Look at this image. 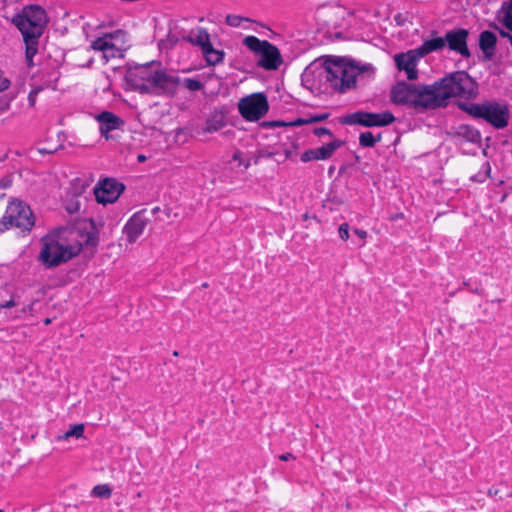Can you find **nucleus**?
Returning a JSON list of instances; mask_svg holds the SVG:
<instances>
[{"instance_id": "obj_7", "label": "nucleus", "mask_w": 512, "mask_h": 512, "mask_svg": "<svg viewBox=\"0 0 512 512\" xmlns=\"http://www.w3.org/2000/svg\"><path fill=\"white\" fill-rule=\"evenodd\" d=\"M326 81L337 91L344 92L354 87L355 74L350 69L348 58L346 57H328L324 63Z\"/></svg>"}, {"instance_id": "obj_55", "label": "nucleus", "mask_w": 512, "mask_h": 512, "mask_svg": "<svg viewBox=\"0 0 512 512\" xmlns=\"http://www.w3.org/2000/svg\"><path fill=\"white\" fill-rule=\"evenodd\" d=\"M223 135H225V136L234 135V132H233L232 130H228V131H225V132L223 133Z\"/></svg>"}, {"instance_id": "obj_50", "label": "nucleus", "mask_w": 512, "mask_h": 512, "mask_svg": "<svg viewBox=\"0 0 512 512\" xmlns=\"http://www.w3.org/2000/svg\"><path fill=\"white\" fill-rule=\"evenodd\" d=\"M495 488H497V484L493 485L492 487L488 488L487 489V493L489 496L493 497L494 498V490Z\"/></svg>"}, {"instance_id": "obj_8", "label": "nucleus", "mask_w": 512, "mask_h": 512, "mask_svg": "<svg viewBox=\"0 0 512 512\" xmlns=\"http://www.w3.org/2000/svg\"><path fill=\"white\" fill-rule=\"evenodd\" d=\"M34 226V216L30 207L20 200L11 201L0 220V233L10 227H17L23 231H30Z\"/></svg>"}, {"instance_id": "obj_39", "label": "nucleus", "mask_w": 512, "mask_h": 512, "mask_svg": "<svg viewBox=\"0 0 512 512\" xmlns=\"http://www.w3.org/2000/svg\"><path fill=\"white\" fill-rule=\"evenodd\" d=\"M314 134L316 136H322V135H329V136H332V132L328 129V128H325V127H318V128H315L314 129Z\"/></svg>"}, {"instance_id": "obj_54", "label": "nucleus", "mask_w": 512, "mask_h": 512, "mask_svg": "<svg viewBox=\"0 0 512 512\" xmlns=\"http://www.w3.org/2000/svg\"><path fill=\"white\" fill-rule=\"evenodd\" d=\"M471 292L476 293V294H482V289H479L478 287H476L474 289H471Z\"/></svg>"}, {"instance_id": "obj_41", "label": "nucleus", "mask_w": 512, "mask_h": 512, "mask_svg": "<svg viewBox=\"0 0 512 512\" xmlns=\"http://www.w3.org/2000/svg\"><path fill=\"white\" fill-rule=\"evenodd\" d=\"M10 85V81L3 76V73L0 71V91L7 89Z\"/></svg>"}, {"instance_id": "obj_43", "label": "nucleus", "mask_w": 512, "mask_h": 512, "mask_svg": "<svg viewBox=\"0 0 512 512\" xmlns=\"http://www.w3.org/2000/svg\"><path fill=\"white\" fill-rule=\"evenodd\" d=\"M276 153L275 152H267V151H259L258 153V157L257 159L255 160V163L258 162V159L259 158H272L273 156H275Z\"/></svg>"}, {"instance_id": "obj_52", "label": "nucleus", "mask_w": 512, "mask_h": 512, "mask_svg": "<svg viewBox=\"0 0 512 512\" xmlns=\"http://www.w3.org/2000/svg\"><path fill=\"white\" fill-rule=\"evenodd\" d=\"M400 218H403V213H398L394 216L391 217L392 220H397V219H400Z\"/></svg>"}, {"instance_id": "obj_2", "label": "nucleus", "mask_w": 512, "mask_h": 512, "mask_svg": "<svg viewBox=\"0 0 512 512\" xmlns=\"http://www.w3.org/2000/svg\"><path fill=\"white\" fill-rule=\"evenodd\" d=\"M12 23L23 36L26 62L32 67L33 58L38 52L39 39L49 23L47 12L40 5H26L13 16Z\"/></svg>"}, {"instance_id": "obj_36", "label": "nucleus", "mask_w": 512, "mask_h": 512, "mask_svg": "<svg viewBox=\"0 0 512 512\" xmlns=\"http://www.w3.org/2000/svg\"><path fill=\"white\" fill-rule=\"evenodd\" d=\"M184 85L190 91H198V90L202 89V87H203V84L199 80L192 79V78L185 79Z\"/></svg>"}, {"instance_id": "obj_26", "label": "nucleus", "mask_w": 512, "mask_h": 512, "mask_svg": "<svg viewBox=\"0 0 512 512\" xmlns=\"http://www.w3.org/2000/svg\"><path fill=\"white\" fill-rule=\"evenodd\" d=\"M202 52L209 65H216L223 61L224 52L222 50L215 49L211 43L206 45V48H204Z\"/></svg>"}, {"instance_id": "obj_23", "label": "nucleus", "mask_w": 512, "mask_h": 512, "mask_svg": "<svg viewBox=\"0 0 512 512\" xmlns=\"http://www.w3.org/2000/svg\"><path fill=\"white\" fill-rule=\"evenodd\" d=\"M445 47L444 37H436L423 42V44L416 48L421 57L426 56L434 51L442 50Z\"/></svg>"}, {"instance_id": "obj_38", "label": "nucleus", "mask_w": 512, "mask_h": 512, "mask_svg": "<svg viewBox=\"0 0 512 512\" xmlns=\"http://www.w3.org/2000/svg\"><path fill=\"white\" fill-rule=\"evenodd\" d=\"M43 90V87L42 86H37L35 88H33L29 95H28V101H29V104L31 106H34L35 105V102H36V99H37V95Z\"/></svg>"}, {"instance_id": "obj_57", "label": "nucleus", "mask_w": 512, "mask_h": 512, "mask_svg": "<svg viewBox=\"0 0 512 512\" xmlns=\"http://www.w3.org/2000/svg\"><path fill=\"white\" fill-rule=\"evenodd\" d=\"M50 323H51V319H50V318H46V319L44 320V324H45V325H49Z\"/></svg>"}, {"instance_id": "obj_18", "label": "nucleus", "mask_w": 512, "mask_h": 512, "mask_svg": "<svg viewBox=\"0 0 512 512\" xmlns=\"http://www.w3.org/2000/svg\"><path fill=\"white\" fill-rule=\"evenodd\" d=\"M95 119L99 122L101 135L106 139H109V132L119 129L124 124L123 119L109 111L101 112Z\"/></svg>"}, {"instance_id": "obj_34", "label": "nucleus", "mask_w": 512, "mask_h": 512, "mask_svg": "<svg viewBox=\"0 0 512 512\" xmlns=\"http://www.w3.org/2000/svg\"><path fill=\"white\" fill-rule=\"evenodd\" d=\"M111 44V41L107 39L105 35L102 37H98L95 39L92 44L91 48L96 51H101L102 53L108 48V46Z\"/></svg>"}, {"instance_id": "obj_62", "label": "nucleus", "mask_w": 512, "mask_h": 512, "mask_svg": "<svg viewBox=\"0 0 512 512\" xmlns=\"http://www.w3.org/2000/svg\"><path fill=\"white\" fill-rule=\"evenodd\" d=\"M0 512H4V511L0 509Z\"/></svg>"}, {"instance_id": "obj_9", "label": "nucleus", "mask_w": 512, "mask_h": 512, "mask_svg": "<svg viewBox=\"0 0 512 512\" xmlns=\"http://www.w3.org/2000/svg\"><path fill=\"white\" fill-rule=\"evenodd\" d=\"M80 248H73L56 240L45 241L39 258L47 268L56 267L76 256Z\"/></svg>"}, {"instance_id": "obj_22", "label": "nucleus", "mask_w": 512, "mask_h": 512, "mask_svg": "<svg viewBox=\"0 0 512 512\" xmlns=\"http://www.w3.org/2000/svg\"><path fill=\"white\" fill-rule=\"evenodd\" d=\"M226 125L225 116L222 112L214 111L208 117L203 131L206 133H214L221 130Z\"/></svg>"}, {"instance_id": "obj_4", "label": "nucleus", "mask_w": 512, "mask_h": 512, "mask_svg": "<svg viewBox=\"0 0 512 512\" xmlns=\"http://www.w3.org/2000/svg\"><path fill=\"white\" fill-rule=\"evenodd\" d=\"M432 87L430 84H411L400 81L392 87L390 98L393 103L407 106L419 113L435 110Z\"/></svg>"}, {"instance_id": "obj_59", "label": "nucleus", "mask_w": 512, "mask_h": 512, "mask_svg": "<svg viewBox=\"0 0 512 512\" xmlns=\"http://www.w3.org/2000/svg\"><path fill=\"white\" fill-rule=\"evenodd\" d=\"M41 153H49L47 150H44V149H40L39 150Z\"/></svg>"}, {"instance_id": "obj_25", "label": "nucleus", "mask_w": 512, "mask_h": 512, "mask_svg": "<svg viewBox=\"0 0 512 512\" xmlns=\"http://www.w3.org/2000/svg\"><path fill=\"white\" fill-rule=\"evenodd\" d=\"M348 64L355 74V79L358 76L367 75L368 77H371L374 74V67L369 63L361 64L348 58Z\"/></svg>"}, {"instance_id": "obj_48", "label": "nucleus", "mask_w": 512, "mask_h": 512, "mask_svg": "<svg viewBox=\"0 0 512 512\" xmlns=\"http://www.w3.org/2000/svg\"><path fill=\"white\" fill-rule=\"evenodd\" d=\"M292 154H293L292 150H285V155H284L283 159H281V160L278 159L277 161L278 162H283L286 159L290 158L292 156Z\"/></svg>"}, {"instance_id": "obj_27", "label": "nucleus", "mask_w": 512, "mask_h": 512, "mask_svg": "<svg viewBox=\"0 0 512 512\" xmlns=\"http://www.w3.org/2000/svg\"><path fill=\"white\" fill-rule=\"evenodd\" d=\"M382 139L381 137V134H377L376 136H374L372 134V132L370 131H365V132H362L360 135H359V144L362 146V147H369V148H372L376 145V143L380 142Z\"/></svg>"}, {"instance_id": "obj_28", "label": "nucleus", "mask_w": 512, "mask_h": 512, "mask_svg": "<svg viewBox=\"0 0 512 512\" xmlns=\"http://www.w3.org/2000/svg\"><path fill=\"white\" fill-rule=\"evenodd\" d=\"M501 10L503 12L502 24L512 32V0L502 3Z\"/></svg>"}, {"instance_id": "obj_49", "label": "nucleus", "mask_w": 512, "mask_h": 512, "mask_svg": "<svg viewBox=\"0 0 512 512\" xmlns=\"http://www.w3.org/2000/svg\"><path fill=\"white\" fill-rule=\"evenodd\" d=\"M232 159H233L234 161H239V162H240V164H242V162H241V152H240V151H237L236 153H234V155H233Z\"/></svg>"}, {"instance_id": "obj_45", "label": "nucleus", "mask_w": 512, "mask_h": 512, "mask_svg": "<svg viewBox=\"0 0 512 512\" xmlns=\"http://www.w3.org/2000/svg\"><path fill=\"white\" fill-rule=\"evenodd\" d=\"M281 461H289L295 459V456L291 453H285L279 456Z\"/></svg>"}, {"instance_id": "obj_35", "label": "nucleus", "mask_w": 512, "mask_h": 512, "mask_svg": "<svg viewBox=\"0 0 512 512\" xmlns=\"http://www.w3.org/2000/svg\"><path fill=\"white\" fill-rule=\"evenodd\" d=\"M66 211L69 214H75L78 213L80 210V202L77 198L70 199L65 206Z\"/></svg>"}, {"instance_id": "obj_15", "label": "nucleus", "mask_w": 512, "mask_h": 512, "mask_svg": "<svg viewBox=\"0 0 512 512\" xmlns=\"http://www.w3.org/2000/svg\"><path fill=\"white\" fill-rule=\"evenodd\" d=\"M447 134L454 139L457 143L469 142L473 144L481 143V133L478 129L467 124H461L457 127H452Z\"/></svg>"}, {"instance_id": "obj_14", "label": "nucleus", "mask_w": 512, "mask_h": 512, "mask_svg": "<svg viewBox=\"0 0 512 512\" xmlns=\"http://www.w3.org/2000/svg\"><path fill=\"white\" fill-rule=\"evenodd\" d=\"M422 57L416 49L407 52L398 53L394 56L395 65L398 70L405 71L408 80H416L418 78L417 63Z\"/></svg>"}, {"instance_id": "obj_31", "label": "nucleus", "mask_w": 512, "mask_h": 512, "mask_svg": "<svg viewBox=\"0 0 512 512\" xmlns=\"http://www.w3.org/2000/svg\"><path fill=\"white\" fill-rule=\"evenodd\" d=\"M123 52L124 51L121 48L116 47V45L111 42L108 48L103 52V59L105 60V62H108L109 60L114 58H123Z\"/></svg>"}, {"instance_id": "obj_51", "label": "nucleus", "mask_w": 512, "mask_h": 512, "mask_svg": "<svg viewBox=\"0 0 512 512\" xmlns=\"http://www.w3.org/2000/svg\"><path fill=\"white\" fill-rule=\"evenodd\" d=\"M146 159H147V157H146L145 155H143V154H139V155L137 156V161H138L139 163H143V162H145V161H146Z\"/></svg>"}, {"instance_id": "obj_30", "label": "nucleus", "mask_w": 512, "mask_h": 512, "mask_svg": "<svg viewBox=\"0 0 512 512\" xmlns=\"http://www.w3.org/2000/svg\"><path fill=\"white\" fill-rule=\"evenodd\" d=\"M85 426L84 424H76L71 426L69 430H67L64 434L59 435L57 437L58 440H66L70 437L80 438L83 436Z\"/></svg>"}, {"instance_id": "obj_1", "label": "nucleus", "mask_w": 512, "mask_h": 512, "mask_svg": "<svg viewBox=\"0 0 512 512\" xmlns=\"http://www.w3.org/2000/svg\"><path fill=\"white\" fill-rule=\"evenodd\" d=\"M160 66L159 62L151 61L129 67L126 81L133 90L142 94L174 93L179 83L178 77L168 74Z\"/></svg>"}, {"instance_id": "obj_37", "label": "nucleus", "mask_w": 512, "mask_h": 512, "mask_svg": "<svg viewBox=\"0 0 512 512\" xmlns=\"http://www.w3.org/2000/svg\"><path fill=\"white\" fill-rule=\"evenodd\" d=\"M349 231H350L349 225L347 223H342L338 228V235H339L340 239H342L343 241H347L350 236Z\"/></svg>"}, {"instance_id": "obj_40", "label": "nucleus", "mask_w": 512, "mask_h": 512, "mask_svg": "<svg viewBox=\"0 0 512 512\" xmlns=\"http://www.w3.org/2000/svg\"><path fill=\"white\" fill-rule=\"evenodd\" d=\"M104 35L107 37V39H108L109 41H111L112 39H116V38H118V37H120V36H124V35H125V33H124L122 30H116V31H114V32L106 33V34H104Z\"/></svg>"}, {"instance_id": "obj_53", "label": "nucleus", "mask_w": 512, "mask_h": 512, "mask_svg": "<svg viewBox=\"0 0 512 512\" xmlns=\"http://www.w3.org/2000/svg\"><path fill=\"white\" fill-rule=\"evenodd\" d=\"M500 35H501L502 37H506V38H508V39H509V36H512L511 34H509L508 32H505V31H503V30H502V31H500Z\"/></svg>"}, {"instance_id": "obj_16", "label": "nucleus", "mask_w": 512, "mask_h": 512, "mask_svg": "<svg viewBox=\"0 0 512 512\" xmlns=\"http://www.w3.org/2000/svg\"><path fill=\"white\" fill-rule=\"evenodd\" d=\"M145 213L146 210H141L135 213L126 223L124 233L130 243H134L143 233V230L148 223V218L145 216Z\"/></svg>"}, {"instance_id": "obj_12", "label": "nucleus", "mask_w": 512, "mask_h": 512, "mask_svg": "<svg viewBox=\"0 0 512 512\" xmlns=\"http://www.w3.org/2000/svg\"><path fill=\"white\" fill-rule=\"evenodd\" d=\"M125 190V185L115 179H105L94 188L97 202L114 203Z\"/></svg>"}, {"instance_id": "obj_11", "label": "nucleus", "mask_w": 512, "mask_h": 512, "mask_svg": "<svg viewBox=\"0 0 512 512\" xmlns=\"http://www.w3.org/2000/svg\"><path fill=\"white\" fill-rule=\"evenodd\" d=\"M238 109L244 119L257 121L268 112L269 104L263 93H254L242 98L238 103Z\"/></svg>"}, {"instance_id": "obj_24", "label": "nucleus", "mask_w": 512, "mask_h": 512, "mask_svg": "<svg viewBox=\"0 0 512 512\" xmlns=\"http://www.w3.org/2000/svg\"><path fill=\"white\" fill-rule=\"evenodd\" d=\"M83 229L86 231V234L83 235V244L85 246L95 247L98 244V232L93 220L85 222Z\"/></svg>"}, {"instance_id": "obj_32", "label": "nucleus", "mask_w": 512, "mask_h": 512, "mask_svg": "<svg viewBox=\"0 0 512 512\" xmlns=\"http://www.w3.org/2000/svg\"><path fill=\"white\" fill-rule=\"evenodd\" d=\"M512 497V491L506 485V482H498L497 488L494 490L495 500H503L504 498Z\"/></svg>"}, {"instance_id": "obj_33", "label": "nucleus", "mask_w": 512, "mask_h": 512, "mask_svg": "<svg viewBox=\"0 0 512 512\" xmlns=\"http://www.w3.org/2000/svg\"><path fill=\"white\" fill-rule=\"evenodd\" d=\"M225 22L227 25L231 27H239L243 22H252L250 18L242 17L239 15L229 14L225 18Z\"/></svg>"}, {"instance_id": "obj_56", "label": "nucleus", "mask_w": 512, "mask_h": 512, "mask_svg": "<svg viewBox=\"0 0 512 512\" xmlns=\"http://www.w3.org/2000/svg\"><path fill=\"white\" fill-rule=\"evenodd\" d=\"M302 219H303L304 221H306V220L310 219L309 214H308V213L303 214V215H302Z\"/></svg>"}, {"instance_id": "obj_3", "label": "nucleus", "mask_w": 512, "mask_h": 512, "mask_svg": "<svg viewBox=\"0 0 512 512\" xmlns=\"http://www.w3.org/2000/svg\"><path fill=\"white\" fill-rule=\"evenodd\" d=\"M435 110L446 108L450 98L474 99L478 95L477 82L464 70L454 71L430 84Z\"/></svg>"}, {"instance_id": "obj_5", "label": "nucleus", "mask_w": 512, "mask_h": 512, "mask_svg": "<svg viewBox=\"0 0 512 512\" xmlns=\"http://www.w3.org/2000/svg\"><path fill=\"white\" fill-rule=\"evenodd\" d=\"M458 108L474 118L485 120L496 129H503L509 123L508 106L496 101H485L483 103L459 102Z\"/></svg>"}, {"instance_id": "obj_17", "label": "nucleus", "mask_w": 512, "mask_h": 512, "mask_svg": "<svg viewBox=\"0 0 512 512\" xmlns=\"http://www.w3.org/2000/svg\"><path fill=\"white\" fill-rule=\"evenodd\" d=\"M344 142L342 140H334L321 147L315 149L306 150L301 155L302 162H308L311 160H326L329 159L333 153L340 148Z\"/></svg>"}, {"instance_id": "obj_21", "label": "nucleus", "mask_w": 512, "mask_h": 512, "mask_svg": "<svg viewBox=\"0 0 512 512\" xmlns=\"http://www.w3.org/2000/svg\"><path fill=\"white\" fill-rule=\"evenodd\" d=\"M329 117L328 113H321L317 115L310 116L308 118H297L296 120L286 123L282 121H273V122H267L265 125L267 126H302V125H308L318 122H323L327 120Z\"/></svg>"}, {"instance_id": "obj_60", "label": "nucleus", "mask_w": 512, "mask_h": 512, "mask_svg": "<svg viewBox=\"0 0 512 512\" xmlns=\"http://www.w3.org/2000/svg\"><path fill=\"white\" fill-rule=\"evenodd\" d=\"M158 210H159V208H158V207H156V208H154V209L152 210V212H153V213H156Z\"/></svg>"}, {"instance_id": "obj_58", "label": "nucleus", "mask_w": 512, "mask_h": 512, "mask_svg": "<svg viewBox=\"0 0 512 512\" xmlns=\"http://www.w3.org/2000/svg\"><path fill=\"white\" fill-rule=\"evenodd\" d=\"M243 165H244V167L247 169V168L250 166V162H249V161L244 162V163H243Z\"/></svg>"}, {"instance_id": "obj_6", "label": "nucleus", "mask_w": 512, "mask_h": 512, "mask_svg": "<svg viewBox=\"0 0 512 512\" xmlns=\"http://www.w3.org/2000/svg\"><path fill=\"white\" fill-rule=\"evenodd\" d=\"M242 43L257 57L258 67L266 71H275L283 64L280 50L269 41L256 36H246Z\"/></svg>"}, {"instance_id": "obj_10", "label": "nucleus", "mask_w": 512, "mask_h": 512, "mask_svg": "<svg viewBox=\"0 0 512 512\" xmlns=\"http://www.w3.org/2000/svg\"><path fill=\"white\" fill-rule=\"evenodd\" d=\"M343 125H361L364 127H384L395 121L394 115L389 111L381 113H372L365 111H356L340 118Z\"/></svg>"}, {"instance_id": "obj_19", "label": "nucleus", "mask_w": 512, "mask_h": 512, "mask_svg": "<svg viewBox=\"0 0 512 512\" xmlns=\"http://www.w3.org/2000/svg\"><path fill=\"white\" fill-rule=\"evenodd\" d=\"M496 43L497 37L493 32L489 30H484L480 33L479 48L482 50L487 60L492 59V57L494 56Z\"/></svg>"}, {"instance_id": "obj_44", "label": "nucleus", "mask_w": 512, "mask_h": 512, "mask_svg": "<svg viewBox=\"0 0 512 512\" xmlns=\"http://www.w3.org/2000/svg\"><path fill=\"white\" fill-rule=\"evenodd\" d=\"M354 233L362 240H365L367 237V232L362 229H355Z\"/></svg>"}, {"instance_id": "obj_20", "label": "nucleus", "mask_w": 512, "mask_h": 512, "mask_svg": "<svg viewBox=\"0 0 512 512\" xmlns=\"http://www.w3.org/2000/svg\"><path fill=\"white\" fill-rule=\"evenodd\" d=\"M183 40L192 45L199 46L202 51L206 48V45L211 43L207 30L202 27H198L192 30L189 35L183 36Z\"/></svg>"}, {"instance_id": "obj_42", "label": "nucleus", "mask_w": 512, "mask_h": 512, "mask_svg": "<svg viewBox=\"0 0 512 512\" xmlns=\"http://www.w3.org/2000/svg\"><path fill=\"white\" fill-rule=\"evenodd\" d=\"M12 184V179L10 176H5L3 177L1 180H0V187L2 189H7L11 186Z\"/></svg>"}, {"instance_id": "obj_46", "label": "nucleus", "mask_w": 512, "mask_h": 512, "mask_svg": "<svg viewBox=\"0 0 512 512\" xmlns=\"http://www.w3.org/2000/svg\"><path fill=\"white\" fill-rule=\"evenodd\" d=\"M37 302V300L33 301L32 303H30L29 305L25 306L23 309H22V312L23 313H32L33 310H34V305L35 303Z\"/></svg>"}, {"instance_id": "obj_13", "label": "nucleus", "mask_w": 512, "mask_h": 512, "mask_svg": "<svg viewBox=\"0 0 512 512\" xmlns=\"http://www.w3.org/2000/svg\"><path fill=\"white\" fill-rule=\"evenodd\" d=\"M468 36L469 31L467 29L450 30L444 36L445 46H448L451 51L460 54L462 57L469 58L471 53L467 46Z\"/></svg>"}, {"instance_id": "obj_47", "label": "nucleus", "mask_w": 512, "mask_h": 512, "mask_svg": "<svg viewBox=\"0 0 512 512\" xmlns=\"http://www.w3.org/2000/svg\"><path fill=\"white\" fill-rule=\"evenodd\" d=\"M16 306V303L13 299H10L9 301L3 303V304H0V308H12Z\"/></svg>"}, {"instance_id": "obj_29", "label": "nucleus", "mask_w": 512, "mask_h": 512, "mask_svg": "<svg viewBox=\"0 0 512 512\" xmlns=\"http://www.w3.org/2000/svg\"><path fill=\"white\" fill-rule=\"evenodd\" d=\"M112 491L108 484H99L91 490L90 495L95 498L108 499L111 497Z\"/></svg>"}, {"instance_id": "obj_61", "label": "nucleus", "mask_w": 512, "mask_h": 512, "mask_svg": "<svg viewBox=\"0 0 512 512\" xmlns=\"http://www.w3.org/2000/svg\"><path fill=\"white\" fill-rule=\"evenodd\" d=\"M173 355H174V356H178V352H177V351H174Z\"/></svg>"}]
</instances>
